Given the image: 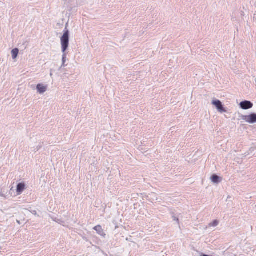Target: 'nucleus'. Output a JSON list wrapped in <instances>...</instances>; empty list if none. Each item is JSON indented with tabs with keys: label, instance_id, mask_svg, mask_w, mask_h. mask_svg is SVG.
Returning a JSON list of instances; mask_svg holds the SVG:
<instances>
[{
	"label": "nucleus",
	"instance_id": "obj_12",
	"mask_svg": "<svg viewBox=\"0 0 256 256\" xmlns=\"http://www.w3.org/2000/svg\"><path fill=\"white\" fill-rule=\"evenodd\" d=\"M219 224V221L218 220H214L212 222L208 224V226L210 227H216V226Z\"/></svg>",
	"mask_w": 256,
	"mask_h": 256
},
{
	"label": "nucleus",
	"instance_id": "obj_15",
	"mask_svg": "<svg viewBox=\"0 0 256 256\" xmlns=\"http://www.w3.org/2000/svg\"><path fill=\"white\" fill-rule=\"evenodd\" d=\"M31 212L32 214L34 215V216H39V215L38 214H37V212L36 210H32L31 211Z\"/></svg>",
	"mask_w": 256,
	"mask_h": 256
},
{
	"label": "nucleus",
	"instance_id": "obj_13",
	"mask_svg": "<svg viewBox=\"0 0 256 256\" xmlns=\"http://www.w3.org/2000/svg\"><path fill=\"white\" fill-rule=\"evenodd\" d=\"M42 146V144H40L34 150V152H38L40 148H41Z\"/></svg>",
	"mask_w": 256,
	"mask_h": 256
},
{
	"label": "nucleus",
	"instance_id": "obj_16",
	"mask_svg": "<svg viewBox=\"0 0 256 256\" xmlns=\"http://www.w3.org/2000/svg\"><path fill=\"white\" fill-rule=\"evenodd\" d=\"M0 196H4V194H2L0 192Z\"/></svg>",
	"mask_w": 256,
	"mask_h": 256
},
{
	"label": "nucleus",
	"instance_id": "obj_7",
	"mask_svg": "<svg viewBox=\"0 0 256 256\" xmlns=\"http://www.w3.org/2000/svg\"><path fill=\"white\" fill-rule=\"evenodd\" d=\"M38 92L40 94H43L46 90V86H44V84H39L36 86Z\"/></svg>",
	"mask_w": 256,
	"mask_h": 256
},
{
	"label": "nucleus",
	"instance_id": "obj_9",
	"mask_svg": "<svg viewBox=\"0 0 256 256\" xmlns=\"http://www.w3.org/2000/svg\"><path fill=\"white\" fill-rule=\"evenodd\" d=\"M19 50L18 48H15L12 50V58L13 59H15L18 56V54Z\"/></svg>",
	"mask_w": 256,
	"mask_h": 256
},
{
	"label": "nucleus",
	"instance_id": "obj_2",
	"mask_svg": "<svg viewBox=\"0 0 256 256\" xmlns=\"http://www.w3.org/2000/svg\"><path fill=\"white\" fill-rule=\"evenodd\" d=\"M212 104L214 105L216 108L218 112L220 113L226 112L227 110L226 108L224 107L222 102L218 100H213Z\"/></svg>",
	"mask_w": 256,
	"mask_h": 256
},
{
	"label": "nucleus",
	"instance_id": "obj_11",
	"mask_svg": "<svg viewBox=\"0 0 256 256\" xmlns=\"http://www.w3.org/2000/svg\"><path fill=\"white\" fill-rule=\"evenodd\" d=\"M52 219L54 222H57L60 224L64 226V221H62L61 219H60L59 218H56V217H52Z\"/></svg>",
	"mask_w": 256,
	"mask_h": 256
},
{
	"label": "nucleus",
	"instance_id": "obj_14",
	"mask_svg": "<svg viewBox=\"0 0 256 256\" xmlns=\"http://www.w3.org/2000/svg\"><path fill=\"white\" fill-rule=\"evenodd\" d=\"M172 218H173L174 220L176 221L178 224L179 223V220L178 218L176 217L174 215L172 216Z\"/></svg>",
	"mask_w": 256,
	"mask_h": 256
},
{
	"label": "nucleus",
	"instance_id": "obj_8",
	"mask_svg": "<svg viewBox=\"0 0 256 256\" xmlns=\"http://www.w3.org/2000/svg\"><path fill=\"white\" fill-rule=\"evenodd\" d=\"M94 229L97 232V233L100 235V236H104L106 235L103 231V230L102 228V226L100 225H98L96 226Z\"/></svg>",
	"mask_w": 256,
	"mask_h": 256
},
{
	"label": "nucleus",
	"instance_id": "obj_5",
	"mask_svg": "<svg viewBox=\"0 0 256 256\" xmlns=\"http://www.w3.org/2000/svg\"><path fill=\"white\" fill-rule=\"evenodd\" d=\"M26 186L24 183L20 182L16 186V192L18 194H20L24 190Z\"/></svg>",
	"mask_w": 256,
	"mask_h": 256
},
{
	"label": "nucleus",
	"instance_id": "obj_3",
	"mask_svg": "<svg viewBox=\"0 0 256 256\" xmlns=\"http://www.w3.org/2000/svg\"><path fill=\"white\" fill-rule=\"evenodd\" d=\"M242 118L250 124H254L256 122V114L252 113L248 116H243Z\"/></svg>",
	"mask_w": 256,
	"mask_h": 256
},
{
	"label": "nucleus",
	"instance_id": "obj_6",
	"mask_svg": "<svg viewBox=\"0 0 256 256\" xmlns=\"http://www.w3.org/2000/svg\"><path fill=\"white\" fill-rule=\"evenodd\" d=\"M210 180L214 184H218L222 180V178L218 175L214 174L211 176Z\"/></svg>",
	"mask_w": 256,
	"mask_h": 256
},
{
	"label": "nucleus",
	"instance_id": "obj_1",
	"mask_svg": "<svg viewBox=\"0 0 256 256\" xmlns=\"http://www.w3.org/2000/svg\"><path fill=\"white\" fill-rule=\"evenodd\" d=\"M62 52H66L69 45V31L66 28L64 33L60 38Z\"/></svg>",
	"mask_w": 256,
	"mask_h": 256
},
{
	"label": "nucleus",
	"instance_id": "obj_10",
	"mask_svg": "<svg viewBox=\"0 0 256 256\" xmlns=\"http://www.w3.org/2000/svg\"><path fill=\"white\" fill-rule=\"evenodd\" d=\"M62 64L61 67H65L66 65L65 64V62H66V52H62Z\"/></svg>",
	"mask_w": 256,
	"mask_h": 256
},
{
	"label": "nucleus",
	"instance_id": "obj_4",
	"mask_svg": "<svg viewBox=\"0 0 256 256\" xmlns=\"http://www.w3.org/2000/svg\"><path fill=\"white\" fill-rule=\"evenodd\" d=\"M240 106L242 110H248L253 106V104L248 100H244L240 103Z\"/></svg>",
	"mask_w": 256,
	"mask_h": 256
}]
</instances>
